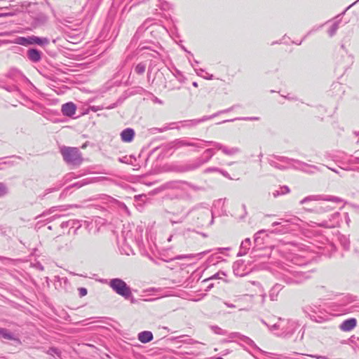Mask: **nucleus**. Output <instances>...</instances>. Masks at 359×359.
Masks as SVG:
<instances>
[{"instance_id": "nucleus-29", "label": "nucleus", "mask_w": 359, "mask_h": 359, "mask_svg": "<svg viewBox=\"0 0 359 359\" xmlns=\"http://www.w3.org/2000/svg\"><path fill=\"white\" fill-rule=\"evenodd\" d=\"M210 329L215 334L218 335H227L228 331L219 327L217 325H210Z\"/></svg>"}, {"instance_id": "nucleus-52", "label": "nucleus", "mask_w": 359, "mask_h": 359, "mask_svg": "<svg viewBox=\"0 0 359 359\" xmlns=\"http://www.w3.org/2000/svg\"><path fill=\"white\" fill-rule=\"evenodd\" d=\"M225 305H226L227 307H229V308H235V307H236V306H235L234 304H229V303H226V302L225 303Z\"/></svg>"}, {"instance_id": "nucleus-36", "label": "nucleus", "mask_w": 359, "mask_h": 359, "mask_svg": "<svg viewBox=\"0 0 359 359\" xmlns=\"http://www.w3.org/2000/svg\"><path fill=\"white\" fill-rule=\"evenodd\" d=\"M88 181L87 179L83 180L82 181L77 182L76 183H74L70 187H67V189H69L70 187H76L77 189L82 187L83 185H86L88 184Z\"/></svg>"}, {"instance_id": "nucleus-28", "label": "nucleus", "mask_w": 359, "mask_h": 359, "mask_svg": "<svg viewBox=\"0 0 359 359\" xmlns=\"http://www.w3.org/2000/svg\"><path fill=\"white\" fill-rule=\"evenodd\" d=\"M195 72L198 76L203 77L207 80H212L213 79V75L205 72V69L199 68H195Z\"/></svg>"}, {"instance_id": "nucleus-22", "label": "nucleus", "mask_w": 359, "mask_h": 359, "mask_svg": "<svg viewBox=\"0 0 359 359\" xmlns=\"http://www.w3.org/2000/svg\"><path fill=\"white\" fill-rule=\"evenodd\" d=\"M265 233V230H260L255 234L254 242L257 247L259 248L264 244Z\"/></svg>"}, {"instance_id": "nucleus-6", "label": "nucleus", "mask_w": 359, "mask_h": 359, "mask_svg": "<svg viewBox=\"0 0 359 359\" xmlns=\"http://www.w3.org/2000/svg\"><path fill=\"white\" fill-rule=\"evenodd\" d=\"M109 286L118 294L126 299L132 297L130 287L121 278H113L109 282Z\"/></svg>"}, {"instance_id": "nucleus-24", "label": "nucleus", "mask_w": 359, "mask_h": 359, "mask_svg": "<svg viewBox=\"0 0 359 359\" xmlns=\"http://www.w3.org/2000/svg\"><path fill=\"white\" fill-rule=\"evenodd\" d=\"M0 338L17 341L19 343L20 342V339L15 337L13 333L8 332L6 329L2 327H0Z\"/></svg>"}, {"instance_id": "nucleus-59", "label": "nucleus", "mask_w": 359, "mask_h": 359, "mask_svg": "<svg viewBox=\"0 0 359 359\" xmlns=\"http://www.w3.org/2000/svg\"><path fill=\"white\" fill-rule=\"evenodd\" d=\"M302 331V333L299 337V339L302 340L303 339V336H304V328L302 327L299 332Z\"/></svg>"}, {"instance_id": "nucleus-7", "label": "nucleus", "mask_w": 359, "mask_h": 359, "mask_svg": "<svg viewBox=\"0 0 359 359\" xmlns=\"http://www.w3.org/2000/svg\"><path fill=\"white\" fill-rule=\"evenodd\" d=\"M7 77L12 82L15 83V84L12 86H1L0 84V87L6 89L9 92H19L17 84H18L20 82L27 80V79L22 74V73L16 69H11L7 74Z\"/></svg>"}, {"instance_id": "nucleus-30", "label": "nucleus", "mask_w": 359, "mask_h": 359, "mask_svg": "<svg viewBox=\"0 0 359 359\" xmlns=\"http://www.w3.org/2000/svg\"><path fill=\"white\" fill-rule=\"evenodd\" d=\"M146 67L147 63L144 62H141L135 67L134 71L136 74L141 75L144 73Z\"/></svg>"}, {"instance_id": "nucleus-62", "label": "nucleus", "mask_w": 359, "mask_h": 359, "mask_svg": "<svg viewBox=\"0 0 359 359\" xmlns=\"http://www.w3.org/2000/svg\"><path fill=\"white\" fill-rule=\"evenodd\" d=\"M130 253H133V250H132V249H129V250H128V251H126V254L127 255H130Z\"/></svg>"}, {"instance_id": "nucleus-13", "label": "nucleus", "mask_w": 359, "mask_h": 359, "mask_svg": "<svg viewBox=\"0 0 359 359\" xmlns=\"http://www.w3.org/2000/svg\"><path fill=\"white\" fill-rule=\"evenodd\" d=\"M76 107L73 102H67L62 106V113L66 116L72 117L76 113Z\"/></svg>"}, {"instance_id": "nucleus-31", "label": "nucleus", "mask_w": 359, "mask_h": 359, "mask_svg": "<svg viewBox=\"0 0 359 359\" xmlns=\"http://www.w3.org/2000/svg\"><path fill=\"white\" fill-rule=\"evenodd\" d=\"M29 36H28V37L18 36V38L15 39V40L14 41V43L21 45V46H27L29 45Z\"/></svg>"}, {"instance_id": "nucleus-63", "label": "nucleus", "mask_w": 359, "mask_h": 359, "mask_svg": "<svg viewBox=\"0 0 359 359\" xmlns=\"http://www.w3.org/2000/svg\"><path fill=\"white\" fill-rule=\"evenodd\" d=\"M211 251H212V250L204 251V252H201V253L198 254V255H205V254H207V253H208V252H211Z\"/></svg>"}, {"instance_id": "nucleus-43", "label": "nucleus", "mask_w": 359, "mask_h": 359, "mask_svg": "<svg viewBox=\"0 0 359 359\" xmlns=\"http://www.w3.org/2000/svg\"><path fill=\"white\" fill-rule=\"evenodd\" d=\"M78 290L79 294L81 297H84L87 294V290L85 287H79Z\"/></svg>"}, {"instance_id": "nucleus-20", "label": "nucleus", "mask_w": 359, "mask_h": 359, "mask_svg": "<svg viewBox=\"0 0 359 359\" xmlns=\"http://www.w3.org/2000/svg\"><path fill=\"white\" fill-rule=\"evenodd\" d=\"M283 286L281 284L276 283L271 289L269 292V297L271 301H276L279 292L282 290Z\"/></svg>"}, {"instance_id": "nucleus-5", "label": "nucleus", "mask_w": 359, "mask_h": 359, "mask_svg": "<svg viewBox=\"0 0 359 359\" xmlns=\"http://www.w3.org/2000/svg\"><path fill=\"white\" fill-rule=\"evenodd\" d=\"M60 153L67 164L79 165L83 161L81 153L76 147L64 146L60 148Z\"/></svg>"}, {"instance_id": "nucleus-48", "label": "nucleus", "mask_w": 359, "mask_h": 359, "mask_svg": "<svg viewBox=\"0 0 359 359\" xmlns=\"http://www.w3.org/2000/svg\"><path fill=\"white\" fill-rule=\"evenodd\" d=\"M102 109H103V107H100L99 106H93V107H91V109L93 111H97L98 110H100Z\"/></svg>"}, {"instance_id": "nucleus-50", "label": "nucleus", "mask_w": 359, "mask_h": 359, "mask_svg": "<svg viewBox=\"0 0 359 359\" xmlns=\"http://www.w3.org/2000/svg\"><path fill=\"white\" fill-rule=\"evenodd\" d=\"M286 99L289 100H296L297 98L294 97H292V96H290V94H288L286 96H284Z\"/></svg>"}, {"instance_id": "nucleus-46", "label": "nucleus", "mask_w": 359, "mask_h": 359, "mask_svg": "<svg viewBox=\"0 0 359 359\" xmlns=\"http://www.w3.org/2000/svg\"><path fill=\"white\" fill-rule=\"evenodd\" d=\"M151 57L155 59H159L160 58V54L156 51H153L151 54Z\"/></svg>"}, {"instance_id": "nucleus-35", "label": "nucleus", "mask_w": 359, "mask_h": 359, "mask_svg": "<svg viewBox=\"0 0 359 359\" xmlns=\"http://www.w3.org/2000/svg\"><path fill=\"white\" fill-rule=\"evenodd\" d=\"M63 185H64L63 183H60L58 185H57L54 187L46 189L45 190V193H44L43 197L50 193L58 191Z\"/></svg>"}, {"instance_id": "nucleus-44", "label": "nucleus", "mask_w": 359, "mask_h": 359, "mask_svg": "<svg viewBox=\"0 0 359 359\" xmlns=\"http://www.w3.org/2000/svg\"><path fill=\"white\" fill-rule=\"evenodd\" d=\"M234 108H235V106H232V107H229L228 109L219 111L217 112L216 114H217V116H218V115H219L221 114L228 113V112L231 111Z\"/></svg>"}, {"instance_id": "nucleus-18", "label": "nucleus", "mask_w": 359, "mask_h": 359, "mask_svg": "<svg viewBox=\"0 0 359 359\" xmlns=\"http://www.w3.org/2000/svg\"><path fill=\"white\" fill-rule=\"evenodd\" d=\"M49 43V39L47 38H41L36 36H30L29 45L37 44L41 46H45Z\"/></svg>"}, {"instance_id": "nucleus-57", "label": "nucleus", "mask_w": 359, "mask_h": 359, "mask_svg": "<svg viewBox=\"0 0 359 359\" xmlns=\"http://www.w3.org/2000/svg\"><path fill=\"white\" fill-rule=\"evenodd\" d=\"M306 206L304 207V209L306 210H309V211H311L312 210V207H310V205L306 204Z\"/></svg>"}, {"instance_id": "nucleus-2", "label": "nucleus", "mask_w": 359, "mask_h": 359, "mask_svg": "<svg viewBox=\"0 0 359 359\" xmlns=\"http://www.w3.org/2000/svg\"><path fill=\"white\" fill-rule=\"evenodd\" d=\"M215 154L214 148L206 149L201 156L187 163L175 165L172 170L177 172H187L196 170L208 163Z\"/></svg>"}, {"instance_id": "nucleus-54", "label": "nucleus", "mask_w": 359, "mask_h": 359, "mask_svg": "<svg viewBox=\"0 0 359 359\" xmlns=\"http://www.w3.org/2000/svg\"><path fill=\"white\" fill-rule=\"evenodd\" d=\"M9 34H10V33L8 32H0V36H8Z\"/></svg>"}, {"instance_id": "nucleus-14", "label": "nucleus", "mask_w": 359, "mask_h": 359, "mask_svg": "<svg viewBox=\"0 0 359 359\" xmlns=\"http://www.w3.org/2000/svg\"><path fill=\"white\" fill-rule=\"evenodd\" d=\"M27 56L31 62H38L41 60L42 53L36 48H30L27 52Z\"/></svg>"}, {"instance_id": "nucleus-9", "label": "nucleus", "mask_w": 359, "mask_h": 359, "mask_svg": "<svg viewBox=\"0 0 359 359\" xmlns=\"http://www.w3.org/2000/svg\"><path fill=\"white\" fill-rule=\"evenodd\" d=\"M185 208L183 206L180 207L177 211H165V217L172 224L182 223L186 219L187 214L184 212Z\"/></svg>"}, {"instance_id": "nucleus-21", "label": "nucleus", "mask_w": 359, "mask_h": 359, "mask_svg": "<svg viewBox=\"0 0 359 359\" xmlns=\"http://www.w3.org/2000/svg\"><path fill=\"white\" fill-rule=\"evenodd\" d=\"M217 116V114H214L211 116H204L203 117H202L200 119H194V120H189V121H185L186 122V124L184 126H196L201 122H203L205 121H207V120H209V119H211L212 118H215Z\"/></svg>"}, {"instance_id": "nucleus-41", "label": "nucleus", "mask_w": 359, "mask_h": 359, "mask_svg": "<svg viewBox=\"0 0 359 359\" xmlns=\"http://www.w3.org/2000/svg\"><path fill=\"white\" fill-rule=\"evenodd\" d=\"M171 128H172L169 126H164L163 128H154L151 130L154 131H157L158 133H163V132L166 131Z\"/></svg>"}, {"instance_id": "nucleus-60", "label": "nucleus", "mask_w": 359, "mask_h": 359, "mask_svg": "<svg viewBox=\"0 0 359 359\" xmlns=\"http://www.w3.org/2000/svg\"><path fill=\"white\" fill-rule=\"evenodd\" d=\"M9 41H0V46L3 44H5V43H8Z\"/></svg>"}, {"instance_id": "nucleus-37", "label": "nucleus", "mask_w": 359, "mask_h": 359, "mask_svg": "<svg viewBox=\"0 0 359 359\" xmlns=\"http://www.w3.org/2000/svg\"><path fill=\"white\" fill-rule=\"evenodd\" d=\"M203 216H205L207 217H211V220L209 223V225H212L214 223V216L213 213L209 210L208 209H205L202 212Z\"/></svg>"}, {"instance_id": "nucleus-17", "label": "nucleus", "mask_w": 359, "mask_h": 359, "mask_svg": "<svg viewBox=\"0 0 359 359\" xmlns=\"http://www.w3.org/2000/svg\"><path fill=\"white\" fill-rule=\"evenodd\" d=\"M251 246V241L250 238H245L243 241H242L240 250L237 254L238 257H241L245 255L248 250H250Z\"/></svg>"}, {"instance_id": "nucleus-19", "label": "nucleus", "mask_w": 359, "mask_h": 359, "mask_svg": "<svg viewBox=\"0 0 359 359\" xmlns=\"http://www.w3.org/2000/svg\"><path fill=\"white\" fill-rule=\"evenodd\" d=\"M153 334L150 331H143L138 334L137 339L138 340L143 343L146 344L151 341L153 339Z\"/></svg>"}, {"instance_id": "nucleus-34", "label": "nucleus", "mask_w": 359, "mask_h": 359, "mask_svg": "<svg viewBox=\"0 0 359 359\" xmlns=\"http://www.w3.org/2000/svg\"><path fill=\"white\" fill-rule=\"evenodd\" d=\"M259 119V117H257V116H251V117H239V118H236L231 119V120H225V121H222V123H226V122H229V121H236V120L258 121Z\"/></svg>"}, {"instance_id": "nucleus-47", "label": "nucleus", "mask_w": 359, "mask_h": 359, "mask_svg": "<svg viewBox=\"0 0 359 359\" xmlns=\"http://www.w3.org/2000/svg\"><path fill=\"white\" fill-rule=\"evenodd\" d=\"M191 257H193V256L191 255H180V256L177 257L175 259H184V258H191Z\"/></svg>"}, {"instance_id": "nucleus-8", "label": "nucleus", "mask_w": 359, "mask_h": 359, "mask_svg": "<svg viewBox=\"0 0 359 359\" xmlns=\"http://www.w3.org/2000/svg\"><path fill=\"white\" fill-rule=\"evenodd\" d=\"M143 231L144 227L142 225L137 226L133 231L130 230L125 233V241L135 243L139 248H141L143 244Z\"/></svg>"}, {"instance_id": "nucleus-16", "label": "nucleus", "mask_w": 359, "mask_h": 359, "mask_svg": "<svg viewBox=\"0 0 359 359\" xmlns=\"http://www.w3.org/2000/svg\"><path fill=\"white\" fill-rule=\"evenodd\" d=\"M303 312L313 320V313H314L312 304H310L309 298L306 297L303 299Z\"/></svg>"}, {"instance_id": "nucleus-11", "label": "nucleus", "mask_w": 359, "mask_h": 359, "mask_svg": "<svg viewBox=\"0 0 359 359\" xmlns=\"http://www.w3.org/2000/svg\"><path fill=\"white\" fill-rule=\"evenodd\" d=\"M135 132L134 129L131 128H125L120 133L121 141L126 143L132 142L135 138Z\"/></svg>"}, {"instance_id": "nucleus-26", "label": "nucleus", "mask_w": 359, "mask_h": 359, "mask_svg": "<svg viewBox=\"0 0 359 359\" xmlns=\"http://www.w3.org/2000/svg\"><path fill=\"white\" fill-rule=\"evenodd\" d=\"M309 274H307V273H304L302 271L299 272V276H302L305 278H311V276L310 275L311 273L309 272ZM285 280L287 284H292V283H298L301 282L302 279L300 278V277H297L295 279L288 278H286Z\"/></svg>"}, {"instance_id": "nucleus-38", "label": "nucleus", "mask_w": 359, "mask_h": 359, "mask_svg": "<svg viewBox=\"0 0 359 359\" xmlns=\"http://www.w3.org/2000/svg\"><path fill=\"white\" fill-rule=\"evenodd\" d=\"M8 193V188L5 184L0 182V198L4 196Z\"/></svg>"}, {"instance_id": "nucleus-51", "label": "nucleus", "mask_w": 359, "mask_h": 359, "mask_svg": "<svg viewBox=\"0 0 359 359\" xmlns=\"http://www.w3.org/2000/svg\"><path fill=\"white\" fill-rule=\"evenodd\" d=\"M199 343H200L199 341L192 339H191L189 341V344H199Z\"/></svg>"}, {"instance_id": "nucleus-33", "label": "nucleus", "mask_w": 359, "mask_h": 359, "mask_svg": "<svg viewBox=\"0 0 359 359\" xmlns=\"http://www.w3.org/2000/svg\"><path fill=\"white\" fill-rule=\"evenodd\" d=\"M241 340L250 347L258 348L255 343L250 338L243 335L241 337Z\"/></svg>"}, {"instance_id": "nucleus-42", "label": "nucleus", "mask_w": 359, "mask_h": 359, "mask_svg": "<svg viewBox=\"0 0 359 359\" xmlns=\"http://www.w3.org/2000/svg\"><path fill=\"white\" fill-rule=\"evenodd\" d=\"M229 334V338L234 339V338H239L241 339L242 334H241L239 332H231Z\"/></svg>"}, {"instance_id": "nucleus-56", "label": "nucleus", "mask_w": 359, "mask_h": 359, "mask_svg": "<svg viewBox=\"0 0 359 359\" xmlns=\"http://www.w3.org/2000/svg\"><path fill=\"white\" fill-rule=\"evenodd\" d=\"M151 67L149 66V68H148V72H147V76L148 78L150 77V75H151Z\"/></svg>"}, {"instance_id": "nucleus-27", "label": "nucleus", "mask_w": 359, "mask_h": 359, "mask_svg": "<svg viewBox=\"0 0 359 359\" xmlns=\"http://www.w3.org/2000/svg\"><path fill=\"white\" fill-rule=\"evenodd\" d=\"M48 18L43 13H39L34 18L35 25L39 26L46 22Z\"/></svg>"}, {"instance_id": "nucleus-45", "label": "nucleus", "mask_w": 359, "mask_h": 359, "mask_svg": "<svg viewBox=\"0 0 359 359\" xmlns=\"http://www.w3.org/2000/svg\"><path fill=\"white\" fill-rule=\"evenodd\" d=\"M219 172L220 174H222L226 178L229 179V180H232V178L231 177V176L229 175V174L226 171H225L224 170H222V169H219Z\"/></svg>"}, {"instance_id": "nucleus-55", "label": "nucleus", "mask_w": 359, "mask_h": 359, "mask_svg": "<svg viewBox=\"0 0 359 359\" xmlns=\"http://www.w3.org/2000/svg\"><path fill=\"white\" fill-rule=\"evenodd\" d=\"M191 187L192 189L196 190V191L201 189V188H200L198 187H196V186H194V185H191Z\"/></svg>"}, {"instance_id": "nucleus-32", "label": "nucleus", "mask_w": 359, "mask_h": 359, "mask_svg": "<svg viewBox=\"0 0 359 359\" xmlns=\"http://www.w3.org/2000/svg\"><path fill=\"white\" fill-rule=\"evenodd\" d=\"M48 355H50L52 356H57V358H61V352L60 351L55 348V347H51L50 348L47 352Z\"/></svg>"}, {"instance_id": "nucleus-53", "label": "nucleus", "mask_w": 359, "mask_h": 359, "mask_svg": "<svg viewBox=\"0 0 359 359\" xmlns=\"http://www.w3.org/2000/svg\"><path fill=\"white\" fill-rule=\"evenodd\" d=\"M219 273H215V275H213L210 279H216V278H219Z\"/></svg>"}, {"instance_id": "nucleus-61", "label": "nucleus", "mask_w": 359, "mask_h": 359, "mask_svg": "<svg viewBox=\"0 0 359 359\" xmlns=\"http://www.w3.org/2000/svg\"><path fill=\"white\" fill-rule=\"evenodd\" d=\"M262 156H263V154L262 152H260L259 154L258 155V157H259V162L262 161Z\"/></svg>"}, {"instance_id": "nucleus-64", "label": "nucleus", "mask_w": 359, "mask_h": 359, "mask_svg": "<svg viewBox=\"0 0 359 359\" xmlns=\"http://www.w3.org/2000/svg\"><path fill=\"white\" fill-rule=\"evenodd\" d=\"M129 300H130L132 303L135 302V298H134V297L132 295V297H130V298L129 299Z\"/></svg>"}, {"instance_id": "nucleus-23", "label": "nucleus", "mask_w": 359, "mask_h": 359, "mask_svg": "<svg viewBox=\"0 0 359 359\" xmlns=\"http://www.w3.org/2000/svg\"><path fill=\"white\" fill-rule=\"evenodd\" d=\"M229 248H217L215 250H217L216 252L213 253L208 259V262L210 264H215V258L217 259V262H219V259H221V257L220 256H218L217 255L218 254H222L224 253V252L225 250H229Z\"/></svg>"}, {"instance_id": "nucleus-58", "label": "nucleus", "mask_w": 359, "mask_h": 359, "mask_svg": "<svg viewBox=\"0 0 359 359\" xmlns=\"http://www.w3.org/2000/svg\"><path fill=\"white\" fill-rule=\"evenodd\" d=\"M55 208H56L55 207H53V208H50V209L47 212H48V214H50V213L53 212L55 211Z\"/></svg>"}, {"instance_id": "nucleus-12", "label": "nucleus", "mask_w": 359, "mask_h": 359, "mask_svg": "<svg viewBox=\"0 0 359 359\" xmlns=\"http://www.w3.org/2000/svg\"><path fill=\"white\" fill-rule=\"evenodd\" d=\"M60 226L62 229L69 228V229H74L73 233L75 234L77 230L81 226V222L76 219H69L62 222Z\"/></svg>"}, {"instance_id": "nucleus-3", "label": "nucleus", "mask_w": 359, "mask_h": 359, "mask_svg": "<svg viewBox=\"0 0 359 359\" xmlns=\"http://www.w3.org/2000/svg\"><path fill=\"white\" fill-rule=\"evenodd\" d=\"M262 323L265 325L271 332L275 333L278 336L289 338L294 331L299 327L297 322L290 320H285L279 318L278 322L273 325H269L264 320H261Z\"/></svg>"}, {"instance_id": "nucleus-10", "label": "nucleus", "mask_w": 359, "mask_h": 359, "mask_svg": "<svg viewBox=\"0 0 359 359\" xmlns=\"http://www.w3.org/2000/svg\"><path fill=\"white\" fill-rule=\"evenodd\" d=\"M205 145L212 146L214 147V149L221 150L225 155L227 156H233L234 154L240 153L241 151V149L238 147L229 148L219 142L214 141L204 140V146Z\"/></svg>"}, {"instance_id": "nucleus-4", "label": "nucleus", "mask_w": 359, "mask_h": 359, "mask_svg": "<svg viewBox=\"0 0 359 359\" xmlns=\"http://www.w3.org/2000/svg\"><path fill=\"white\" fill-rule=\"evenodd\" d=\"M186 147H192L194 151H199L204 148V140L185 137L176 139L170 143V148L175 150Z\"/></svg>"}, {"instance_id": "nucleus-49", "label": "nucleus", "mask_w": 359, "mask_h": 359, "mask_svg": "<svg viewBox=\"0 0 359 359\" xmlns=\"http://www.w3.org/2000/svg\"><path fill=\"white\" fill-rule=\"evenodd\" d=\"M116 107H117V104L116 103H114L112 104H110V105L106 107L105 108L108 109H114V108H115Z\"/></svg>"}, {"instance_id": "nucleus-15", "label": "nucleus", "mask_w": 359, "mask_h": 359, "mask_svg": "<svg viewBox=\"0 0 359 359\" xmlns=\"http://www.w3.org/2000/svg\"><path fill=\"white\" fill-rule=\"evenodd\" d=\"M357 324V321L355 318H350L344 320L339 326L341 330L344 332H349L352 330Z\"/></svg>"}, {"instance_id": "nucleus-40", "label": "nucleus", "mask_w": 359, "mask_h": 359, "mask_svg": "<svg viewBox=\"0 0 359 359\" xmlns=\"http://www.w3.org/2000/svg\"><path fill=\"white\" fill-rule=\"evenodd\" d=\"M220 168L217 167H208L204 170V173H210V172H219Z\"/></svg>"}, {"instance_id": "nucleus-25", "label": "nucleus", "mask_w": 359, "mask_h": 359, "mask_svg": "<svg viewBox=\"0 0 359 359\" xmlns=\"http://www.w3.org/2000/svg\"><path fill=\"white\" fill-rule=\"evenodd\" d=\"M290 188L286 186V185H284V186H281L278 188V189L277 190H275L274 191L272 192V196L274 197V198H277L280 196H283V195H285L286 194H288L290 193Z\"/></svg>"}, {"instance_id": "nucleus-1", "label": "nucleus", "mask_w": 359, "mask_h": 359, "mask_svg": "<svg viewBox=\"0 0 359 359\" xmlns=\"http://www.w3.org/2000/svg\"><path fill=\"white\" fill-rule=\"evenodd\" d=\"M267 161L271 166L280 170L294 168L306 172H312L313 168L311 165L282 156L269 155Z\"/></svg>"}, {"instance_id": "nucleus-39", "label": "nucleus", "mask_w": 359, "mask_h": 359, "mask_svg": "<svg viewBox=\"0 0 359 359\" xmlns=\"http://www.w3.org/2000/svg\"><path fill=\"white\" fill-rule=\"evenodd\" d=\"M314 201V198L313 196H310L304 198L300 201V203L302 205L308 204L309 203H312Z\"/></svg>"}]
</instances>
